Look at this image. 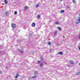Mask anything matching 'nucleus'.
I'll use <instances>...</instances> for the list:
<instances>
[{"label":"nucleus","instance_id":"f257e3e1","mask_svg":"<svg viewBox=\"0 0 80 80\" xmlns=\"http://www.w3.org/2000/svg\"><path fill=\"white\" fill-rule=\"evenodd\" d=\"M11 26L12 28H15V27H16V24L14 23H12L11 24Z\"/></svg>","mask_w":80,"mask_h":80},{"label":"nucleus","instance_id":"f03ea898","mask_svg":"<svg viewBox=\"0 0 80 80\" xmlns=\"http://www.w3.org/2000/svg\"><path fill=\"white\" fill-rule=\"evenodd\" d=\"M80 18L78 19H77V20L76 21V24H78V23L79 22H80Z\"/></svg>","mask_w":80,"mask_h":80},{"label":"nucleus","instance_id":"7ed1b4c3","mask_svg":"<svg viewBox=\"0 0 80 80\" xmlns=\"http://www.w3.org/2000/svg\"><path fill=\"white\" fill-rule=\"evenodd\" d=\"M70 64L71 65H74V63H73V61L72 60H70Z\"/></svg>","mask_w":80,"mask_h":80},{"label":"nucleus","instance_id":"20e7f679","mask_svg":"<svg viewBox=\"0 0 80 80\" xmlns=\"http://www.w3.org/2000/svg\"><path fill=\"white\" fill-rule=\"evenodd\" d=\"M18 77H19V74H18V73H17L16 74V75L15 77V78H18Z\"/></svg>","mask_w":80,"mask_h":80},{"label":"nucleus","instance_id":"39448f33","mask_svg":"<svg viewBox=\"0 0 80 80\" xmlns=\"http://www.w3.org/2000/svg\"><path fill=\"white\" fill-rule=\"evenodd\" d=\"M19 52H20V53L22 54L23 53V51H22V49L19 50Z\"/></svg>","mask_w":80,"mask_h":80},{"label":"nucleus","instance_id":"423d86ee","mask_svg":"<svg viewBox=\"0 0 80 80\" xmlns=\"http://www.w3.org/2000/svg\"><path fill=\"white\" fill-rule=\"evenodd\" d=\"M57 33H58L57 31L54 32V36H57Z\"/></svg>","mask_w":80,"mask_h":80},{"label":"nucleus","instance_id":"0eeeda50","mask_svg":"<svg viewBox=\"0 0 80 80\" xmlns=\"http://www.w3.org/2000/svg\"><path fill=\"white\" fill-rule=\"evenodd\" d=\"M58 54H59L60 55H63V52H60L58 53Z\"/></svg>","mask_w":80,"mask_h":80},{"label":"nucleus","instance_id":"6e6552de","mask_svg":"<svg viewBox=\"0 0 80 80\" xmlns=\"http://www.w3.org/2000/svg\"><path fill=\"white\" fill-rule=\"evenodd\" d=\"M57 28L58 30H59L60 31H61L62 30V29H61V28L60 27H58Z\"/></svg>","mask_w":80,"mask_h":80},{"label":"nucleus","instance_id":"1a4fd4ad","mask_svg":"<svg viewBox=\"0 0 80 80\" xmlns=\"http://www.w3.org/2000/svg\"><path fill=\"white\" fill-rule=\"evenodd\" d=\"M55 23L56 24V25H59V24H60V23H59L58 22H55Z\"/></svg>","mask_w":80,"mask_h":80},{"label":"nucleus","instance_id":"9d476101","mask_svg":"<svg viewBox=\"0 0 80 80\" xmlns=\"http://www.w3.org/2000/svg\"><path fill=\"white\" fill-rule=\"evenodd\" d=\"M32 26L33 27H35V23L33 22L32 23Z\"/></svg>","mask_w":80,"mask_h":80},{"label":"nucleus","instance_id":"9b49d317","mask_svg":"<svg viewBox=\"0 0 80 80\" xmlns=\"http://www.w3.org/2000/svg\"><path fill=\"white\" fill-rule=\"evenodd\" d=\"M72 2L73 3H76V1H75V0H72Z\"/></svg>","mask_w":80,"mask_h":80},{"label":"nucleus","instance_id":"f8f14e48","mask_svg":"<svg viewBox=\"0 0 80 80\" xmlns=\"http://www.w3.org/2000/svg\"><path fill=\"white\" fill-rule=\"evenodd\" d=\"M4 2H5V4H7L8 3V1L7 0H4Z\"/></svg>","mask_w":80,"mask_h":80},{"label":"nucleus","instance_id":"ddd939ff","mask_svg":"<svg viewBox=\"0 0 80 80\" xmlns=\"http://www.w3.org/2000/svg\"><path fill=\"white\" fill-rule=\"evenodd\" d=\"M6 15L7 16H8V12L7 11L6 12Z\"/></svg>","mask_w":80,"mask_h":80},{"label":"nucleus","instance_id":"4468645a","mask_svg":"<svg viewBox=\"0 0 80 80\" xmlns=\"http://www.w3.org/2000/svg\"><path fill=\"white\" fill-rule=\"evenodd\" d=\"M43 58L42 57H41V61H43Z\"/></svg>","mask_w":80,"mask_h":80},{"label":"nucleus","instance_id":"2eb2a0df","mask_svg":"<svg viewBox=\"0 0 80 80\" xmlns=\"http://www.w3.org/2000/svg\"><path fill=\"white\" fill-rule=\"evenodd\" d=\"M38 72L37 71H35L34 72V73L35 74V75H37V74H38Z\"/></svg>","mask_w":80,"mask_h":80},{"label":"nucleus","instance_id":"dca6fc26","mask_svg":"<svg viewBox=\"0 0 80 80\" xmlns=\"http://www.w3.org/2000/svg\"><path fill=\"white\" fill-rule=\"evenodd\" d=\"M63 12H64V10H61L60 11V13H63Z\"/></svg>","mask_w":80,"mask_h":80},{"label":"nucleus","instance_id":"f3484780","mask_svg":"<svg viewBox=\"0 0 80 80\" xmlns=\"http://www.w3.org/2000/svg\"><path fill=\"white\" fill-rule=\"evenodd\" d=\"M40 67H43V63H41L40 65Z\"/></svg>","mask_w":80,"mask_h":80},{"label":"nucleus","instance_id":"a211bd4d","mask_svg":"<svg viewBox=\"0 0 80 80\" xmlns=\"http://www.w3.org/2000/svg\"><path fill=\"white\" fill-rule=\"evenodd\" d=\"M37 18H40V15H38L37 16Z\"/></svg>","mask_w":80,"mask_h":80},{"label":"nucleus","instance_id":"6ab92c4d","mask_svg":"<svg viewBox=\"0 0 80 80\" xmlns=\"http://www.w3.org/2000/svg\"><path fill=\"white\" fill-rule=\"evenodd\" d=\"M28 8L27 7V6H25V7H24V9H25V10H27V8Z\"/></svg>","mask_w":80,"mask_h":80},{"label":"nucleus","instance_id":"aec40b11","mask_svg":"<svg viewBox=\"0 0 80 80\" xmlns=\"http://www.w3.org/2000/svg\"><path fill=\"white\" fill-rule=\"evenodd\" d=\"M76 75H80V72H77L76 74Z\"/></svg>","mask_w":80,"mask_h":80},{"label":"nucleus","instance_id":"412c9836","mask_svg":"<svg viewBox=\"0 0 80 80\" xmlns=\"http://www.w3.org/2000/svg\"><path fill=\"white\" fill-rule=\"evenodd\" d=\"M41 63V62H40V61H38L37 62V63H38V64H39V63Z\"/></svg>","mask_w":80,"mask_h":80},{"label":"nucleus","instance_id":"4be33fe9","mask_svg":"<svg viewBox=\"0 0 80 80\" xmlns=\"http://www.w3.org/2000/svg\"><path fill=\"white\" fill-rule=\"evenodd\" d=\"M37 77V76H34V77H32V78H35Z\"/></svg>","mask_w":80,"mask_h":80},{"label":"nucleus","instance_id":"5701e85b","mask_svg":"<svg viewBox=\"0 0 80 80\" xmlns=\"http://www.w3.org/2000/svg\"><path fill=\"white\" fill-rule=\"evenodd\" d=\"M48 45H51V42H48Z\"/></svg>","mask_w":80,"mask_h":80},{"label":"nucleus","instance_id":"b1692460","mask_svg":"<svg viewBox=\"0 0 80 80\" xmlns=\"http://www.w3.org/2000/svg\"><path fill=\"white\" fill-rule=\"evenodd\" d=\"M17 14V11L14 12V14Z\"/></svg>","mask_w":80,"mask_h":80},{"label":"nucleus","instance_id":"393cba45","mask_svg":"<svg viewBox=\"0 0 80 80\" xmlns=\"http://www.w3.org/2000/svg\"><path fill=\"white\" fill-rule=\"evenodd\" d=\"M38 6H39V5H37L36 6V8H37V7H38Z\"/></svg>","mask_w":80,"mask_h":80},{"label":"nucleus","instance_id":"a878e982","mask_svg":"<svg viewBox=\"0 0 80 80\" xmlns=\"http://www.w3.org/2000/svg\"><path fill=\"white\" fill-rule=\"evenodd\" d=\"M69 6H67V8L68 9V8H69Z\"/></svg>","mask_w":80,"mask_h":80},{"label":"nucleus","instance_id":"bb28decb","mask_svg":"<svg viewBox=\"0 0 80 80\" xmlns=\"http://www.w3.org/2000/svg\"><path fill=\"white\" fill-rule=\"evenodd\" d=\"M44 64H45V65H47V62H44Z\"/></svg>","mask_w":80,"mask_h":80},{"label":"nucleus","instance_id":"cd10ccee","mask_svg":"<svg viewBox=\"0 0 80 80\" xmlns=\"http://www.w3.org/2000/svg\"><path fill=\"white\" fill-rule=\"evenodd\" d=\"M0 74H2V72L0 70Z\"/></svg>","mask_w":80,"mask_h":80},{"label":"nucleus","instance_id":"c85d7f7f","mask_svg":"<svg viewBox=\"0 0 80 80\" xmlns=\"http://www.w3.org/2000/svg\"><path fill=\"white\" fill-rule=\"evenodd\" d=\"M57 46H59V43H58L57 44Z\"/></svg>","mask_w":80,"mask_h":80},{"label":"nucleus","instance_id":"c756f323","mask_svg":"<svg viewBox=\"0 0 80 80\" xmlns=\"http://www.w3.org/2000/svg\"><path fill=\"white\" fill-rule=\"evenodd\" d=\"M62 1H63V0H60V2H62Z\"/></svg>","mask_w":80,"mask_h":80},{"label":"nucleus","instance_id":"7c9ffc66","mask_svg":"<svg viewBox=\"0 0 80 80\" xmlns=\"http://www.w3.org/2000/svg\"><path fill=\"white\" fill-rule=\"evenodd\" d=\"M2 53V52H1V51H0V53Z\"/></svg>","mask_w":80,"mask_h":80},{"label":"nucleus","instance_id":"2f4dec72","mask_svg":"<svg viewBox=\"0 0 80 80\" xmlns=\"http://www.w3.org/2000/svg\"><path fill=\"white\" fill-rule=\"evenodd\" d=\"M79 50H80V46L79 47Z\"/></svg>","mask_w":80,"mask_h":80},{"label":"nucleus","instance_id":"473e14b6","mask_svg":"<svg viewBox=\"0 0 80 80\" xmlns=\"http://www.w3.org/2000/svg\"><path fill=\"white\" fill-rule=\"evenodd\" d=\"M51 49H50V51H49L50 52H51Z\"/></svg>","mask_w":80,"mask_h":80},{"label":"nucleus","instance_id":"72a5a7b5","mask_svg":"<svg viewBox=\"0 0 80 80\" xmlns=\"http://www.w3.org/2000/svg\"><path fill=\"white\" fill-rule=\"evenodd\" d=\"M30 36H31V34L30 35Z\"/></svg>","mask_w":80,"mask_h":80}]
</instances>
